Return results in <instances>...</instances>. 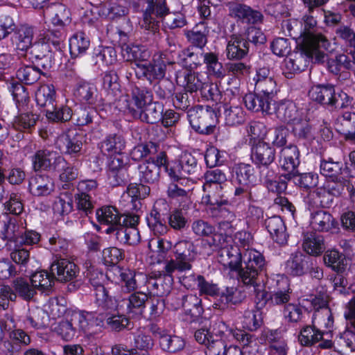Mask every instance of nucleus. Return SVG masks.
<instances>
[{"label": "nucleus", "mask_w": 355, "mask_h": 355, "mask_svg": "<svg viewBox=\"0 0 355 355\" xmlns=\"http://www.w3.org/2000/svg\"><path fill=\"white\" fill-rule=\"evenodd\" d=\"M331 46L329 40L324 35H309L304 40L302 50L290 53L282 62V73L287 78H292L295 74L305 70L310 58L318 62L323 61L325 51Z\"/></svg>", "instance_id": "nucleus-1"}, {"label": "nucleus", "mask_w": 355, "mask_h": 355, "mask_svg": "<svg viewBox=\"0 0 355 355\" xmlns=\"http://www.w3.org/2000/svg\"><path fill=\"white\" fill-rule=\"evenodd\" d=\"M119 310L125 313L128 318L140 319L147 318L146 308L148 311V318L154 320L159 318L164 312L165 303L159 297H148L144 292H135L127 296L116 297Z\"/></svg>", "instance_id": "nucleus-2"}, {"label": "nucleus", "mask_w": 355, "mask_h": 355, "mask_svg": "<svg viewBox=\"0 0 355 355\" xmlns=\"http://www.w3.org/2000/svg\"><path fill=\"white\" fill-rule=\"evenodd\" d=\"M62 35L60 31H46L38 42L31 46L30 59L40 65L43 69H51L55 62V58L62 55L63 46Z\"/></svg>", "instance_id": "nucleus-3"}, {"label": "nucleus", "mask_w": 355, "mask_h": 355, "mask_svg": "<svg viewBox=\"0 0 355 355\" xmlns=\"http://www.w3.org/2000/svg\"><path fill=\"white\" fill-rule=\"evenodd\" d=\"M97 319L89 313L81 311H69L65 318L60 321L55 327V331L64 340H72L77 331L85 334H93L96 331L93 329L97 325Z\"/></svg>", "instance_id": "nucleus-4"}, {"label": "nucleus", "mask_w": 355, "mask_h": 355, "mask_svg": "<svg viewBox=\"0 0 355 355\" xmlns=\"http://www.w3.org/2000/svg\"><path fill=\"white\" fill-rule=\"evenodd\" d=\"M266 264L264 257L256 250H247L243 254V261L237 270L239 282L246 286H258L259 277Z\"/></svg>", "instance_id": "nucleus-5"}, {"label": "nucleus", "mask_w": 355, "mask_h": 355, "mask_svg": "<svg viewBox=\"0 0 355 355\" xmlns=\"http://www.w3.org/2000/svg\"><path fill=\"white\" fill-rule=\"evenodd\" d=\"M175 259L166 261L164 268L168 272H184L192 268V262L197 257L196 248L191 241L181 240L177 242L173 249Z\"/></svg>", "instance_id": "nucleus-6"}, {"label": "nucleus", "mask_w": 355, "mask_h": 355, "mask_svg": "<svg viewBox=\"0 0 355 355\" xmlns=\"http://www.w3.org/2000/svg\"><path fill=\"white\" fill-rule=\"evenodd\" d=\"M187 116L191 127L196 132L205 135L213 133L218 121L216 111L208 105L189 108Z\"/></svg>", "instance_id": "nucleus-7"}, {"label": "nucleus", "mask_w": 355, "mask_h": 355, "mask_svg": "<svg viewBox=\"0 0 355 355\" xmlns=\"http://www.w3.org/2000/svg\"><path fill=\"white\" fill-rule=\"evenodd\" d=\"M199 171L196 158L189 152H183L178 159L171 162L166 167V173L170 178L178 182L187 175H195Z\"/></svg>", "instance_id": "nucleus-8"}, {"label": "nucleus", "mask_w": 355, "mask_h": 355, "mask_svg": "<svg viewBox=\"0 0 355 355\" xmlns=\"http://www.w3.org/2000/svg\"><path fill=\"white\" fill-rule=\"evenodd\" d=\"M84 267L87 270V277L94 287L96 304L105 310L112 308L114 303L112 297L108 290L100 282L103 277V274L101 272L96 271L94 266L89 261L84 263Z\"/></svg>", "instance_id": "nucleus-9"}, {"label": "nucleus", "mask_w": 355, "mask_h": 355, "mask_svg": "<svg viewBox=\"0 0 355 355\" xmlns=\"http://www.w3.org/2000/svg\"><path fill=\"white\" fill-rule=\"evenodd\" d=\"M166 0H147V6L144 10L141 27L146 30L156 32L159 22L168 14Z\"/></svg>", "instance_id": "nucleus-10"}, {"label": "nucleus", "mask_w": 355, "mask_h": 355, "mask_svg": "<svg viewBox=\"0 0 355 355\" xmlns=\"http://www.w3.org/2000/svg\"><path fill=\"white\" fill-rule=\"evenodd\" d=\"M169 205L164 199L157 200L146 217L148 225L156 235H164L168 228L166 219L168 215Z\"/></svg>", "instance_id": "nucleus-11"}, {"label": "nucleus", "mask_w": 355, "mask_h": 355, "mask_svg": "<svg viewBox=\"0 0 355 355\" xmlns=\"http://www.w3.org/2000/svg\"><path fill=\"white\" fill-rule=\"evenodd\" d=\"M166 71V63L161 55L154 58L150 62L139 64L137 68H135V75L139 79L146 80L150 83L162 80Z\"/></svg>", "instance_id": "nucleus-12"}, {"label": "nucleus", "mask_w": 355, "mask_h": 355, "mask_svg": "<svg viewBox=\"0 0 355 355\" xmlns=\"http://www.w3.org/2000/svg\"><path fill=\"white\" fill-rule=\"evenodd\" d=\"M163 272H154L146 278V284L149 293L156 297L168 295L172 288L173 272H168L164 268Z\"/></svg>", "instance_id": "nucleus-13"}, {"label": "nucleus", "mask_w": 355, "mask_h": 355, "mask_svg": "<svg viewBox=\"0 0 355 355\" xmlns=\"http://www.w3.org/2000/svg\"><path fill=\"white\" fill-rule=\"evenodd\" d=\"M44 13L52 25L57 27L55 30L49 28L46 31L61 32L64 41L65 39L64 27L71 21L69 10L64 4L55 3L49 6Z\"/></svg>", "instance_id": "nucleus-14"}, {"label": "nucleus", "mask_w": 355, "mask_h": 355, "mask_svg": "<svg viewBox=\"0 0 355 355\" xmlns=\"http://www.w3.org/2000/svg\"><path fill=\"white\" fill-rule=\"evenodd\" d=\"M300 155L298 148L295 145H289L281 150L279 162L281 168L288 172L284 175L286 179L291 180L297 173L300 164Z\"/></svg>", "instance_id": "nucleus-15"}, {"label": "nucleus", "mask_w": 355, "mask_h": 355, "mask_svg": "<svg viewBox=\"0 0 355 355\" xmlns=\"http://www.w3.org/2000/svg\"><path fill=\"white\" fill-rule=\"evenodd\" d=\"M50 270L55 279L61 282L73 280L79 272L78 267L73 262L62 257L55 258Z\"/></svg>", "instance_id": "nucleus-16"}, {"label": "nucleus", "mask_w": 355, "mask_h": 355, "mask_svg": "<svg viewBox=\"0 0 355 355\" xmlns=\"http://www.w3.org/2000/svg\"><path fill=\"white\" fill-rule=\"evenodd\" d=\"M33 168L35 171L40 170L48 171L52 166L55 168L56 164L63 165L65 159L52 150L48 149L38 150L31 158Z\"/></svg>", "instance_id": "nucleus-17"}, {"label": "nucleus", "mask_w": 355, "mask_h": 355, "mask_svg": "<svg viewBox=\"0 0 355 355\" xmlns=\"http://www.w3.org/2000/svg\"><path fill=\"white\" fill-rule=\"evenodd\" d=\"M55 145L62 153L76 156L83 147L82 136L76 131L69 130L58 137Z\"/></svg>", "instance_id": "nucleus-18"}, {"label": "nucleus", "mask_w": 355, "mask_h": 355, "mask_svg": "<svg viewBox=\"0 0 355 355\" xmlns=\"http://www.w3.org/2000/svg\"><path fill=\"white\" fill-rule=\"evenodd\" d=\"M273 113L282 122L292 125L300 120L304 112L290 101H281L272 104Z\"/></svg>", "instance_id": "nucleus-19"}, {"label": "nucleus", "mask_w": 355, "mask_h": 355, "mask_svg": "<svg viewBox=\"0 0 355 355\" xmlns=\"http://www.w3.org/2000/svg\"><path fill=\"white\" fill-rule=\"evenodd\" d=\"M248 52L249 45L243 35L233 34L230 36L225 51L228 60H242Z\"/></svg>", "instance_id": "nucleus-20"}, {"label": "nucleus", "mask_w": 355, "mask_h": 355, "mask_svg": "<svg viewBox=\"0 0 355 355\" xmlns=\"http://www.w3.org/2000/svg\"><path fill=\"white\" fill-rule=\"evenodd\" d=\"M243 254L241 249L236 245L227 246L218 251V261L233 271L241 266Z\"/></svg>", "instance_id": "nucleus-21"}, {"label": "nucleus", "mask_w": 355, "mask_h": 355, "mask_svg": "<svg viewBox=\"0 0 355 355\" xmlns=\"http://www.w3.org/2000/svg\"><path fill=\"white\" fill-rule=\"evenodd\" d=\"M272 101L269 97L254 93L246 94L243 97V103L248 110L252 112H262L266 114H273Z\"/></svg>", "instance_id": "nucleus-22"}, {"label": "nucleus", "mask_w": 355, "mask_h": 355, "mask_svg": "<svg viewBox=\"0 0 355 355\" xmlns=\"http://www.w3.org/2000/svg\"><path fill=\"white\" fill-rule=\"evenodd\" d=\"M275 149L269 144L259 141L251 149V159L254 164H271L275 159Z\"/></svg>", "instance_id": "nucleus-23"}, {"label": "nucleus", "mask_w": 355, "mask_h": 355, "mask_svg": "<svg viewBox=\"0 0 355 355\" xmlns=\"http://www.w3.org/2000/svg\"><path fill=\"white\" fill-rule=\"evenodd\" d=\"M130 110L132 112L134 118L153 124L159 121L162 118L164 106L158 102H150L146 105L144 110H136L130 109Z\"/></svg>", "instance_id": "nucleus-24"}, {"label": "nucleus", "mask_w": 355, "mask_h": 355, "mask_svg": "<svg viewBox=\"0 0 355 355\" xmlns=\"http://www.w3.org/2000/svg\"><path fill=\"white\" fill-rule=\"evenodd\" d=\"M33 29L27 26H21L17 28L11 37L12 44L16 50L19 52H25L24 55L27 56L28 50L33 46Z\"/></svg>", "instance_id": "nucleus-25"}, {"label": "nucleus", "mask_w": 355, "mask_h": 355, "mask_svg": "<svg viewBox=\"0 0 355 355\" xmlns=\"http://www.w3.org/2000/svg\"><path fill=\"white\" fill-rule=\"evenodd\" d=\"M119 277L121 282V293L114 295L112 299L114 303L112 309L115 306L119 309L116 297L119 295L127 296L132 293L137 292L138 285L136 279V274L130 270H119Z\"/></svg>", "instance_id": "nucleus-26"}, {"label": "nucleus", "mask_w": 355, "mask_h": 355, "mask_svg": "<svg viewBox=\"0 0 355 355\" xmlns=\"http://www.w3.org/2000/svg\"><path fill=\"white\" fill-rule=\"evenodd\" d=\"M310 224L315 231L328 232L334 228L337 223L330 213L320 209L311 214Z\"/></svg>", "instance_id": "nucleus-27"}, {"label": "nucleus", "mask_w": 355, "mask_h": 355, "mask_svg": "<svg viewBox=\"0 0 355 355\" xmlns=\"http://www.w3.org/2000/svg\"><path fill=\"white\" fill-rule=\"evenodd\" d=\"M235 182L243 187L257 184V175L254 168L244 163L236 164L232 169Z\"/></svg>", "instance_id": "nucleus-28"}, {"label": "nucleus", "mask_w": 355, "mask_h": 355, "mask_svg": "<svg viewBox=\"0 0 355 355\" xmlns=\"http://www.w3.org/2000/svg\"><path fill=\"white\" fill-rule=\"evenodd\" d=\"M335 92V88L331 85H318L310 89L309 96L312 101L331 107Z\"/></svg>", "instance_id": "nucleus-29"}, {"label": "nucleus", "mask_w": 355, "mask_h": 355, "mask_svg": "<svg viewBox=\"0 0 355 355\" xmlns=\"http://www.w3.org/2000/svg\"><path fill=\"white\" fill-rule=\"evenodd\" d=\"M7 87L12 96L16 107L19 112L27 110L30 101L28 92L26 88L19 82L12 80L7 83Z\"/></svg>", "instance_id": "nucleus-30"}, {"label": "nucleus", "mask_w": 355, "mask_h": 355, "mask_svg": "<svg viewBox=\"0 0 355 355\" xmlns=\"http://www.w3.org/2000/svg\"><path fill=\"white\" fill-rule=\"evenodd\" d=\"M218 193H208L202 196V202L207 205V209L210 211L211 214L214 217L223 216L227 211L223 207L228 203L227 199L224 198L222 191L217 190Z\"/></svg>", "instance_id": "nucleus-31"}, {"label": "nucleus", "mask_w": 355, "mask_h": 355, "mask_svg": "<svg viewBox=\"0 0 355 355\" xmlns=\"http://www.w3.org/2000/svg\"><path fill=\"white\" fill-rule=\"evenodd\" d=\"M29 189L35 196H47L53 191L54 184L49 176L37 174L31 178Z\"/></svg>", "instance_id": "nucleus-32"}, {"label": "nucleus", "mask_w": 355, "mask_h": 355, "mask_svg": "<svg viewBox=\"0 0 355 355\" xmlns=\"http://www.w3.org/2000/svg\"><path fill=\"white\" fill-rule=\"evenodd\" d=\"M266 227L272 239L279 244H284L287 241L288 234L286 226L281 217L274 216L265 220Z\"/></svg>", "instance_id": "nucleus-33"}, {"label": "nucleus", "mask_w": 355, "mask_h": 355, "mask_svg": "<svg viewBox=\"0 0 355 355\" xmlns=\"http://www.w3.org/2000/svg\"><path fill=\"white\" fill-rule=\"evenodd\" d=\"M98 146L103 154L112 155L121 154L125 148V141L121 135L110 134L101 141Z\"/></svg>", "instance_id": "nucleus-34"}, {"label": "nucleus", "mask_w": 355, "mask_h": 355, "mask_svg": "<svg viewBox=\"0 0 355 355\" xmlns=\"http://www.w3.org/2000/svg\"><path fill=\"white\" fill-rule=\"evenodd\" d=\"M74 96L82 103L95 106L98 98V92L93 84L81 82L76 85Z\"/></svg>", "instance_id": "nucleus-35"}, {"label": "nucleus", "mask_w": 355, "mask_h": 355, "mask_svg": "<svg viewBox=\"0 0 355 355\" xmlns=\"http://www.w3.org/2000/svg\"><path fill=\"white\" fill-rule=\"evenodd\" d=\"M139 179L141 183L154 184L160 175L159 167L154 160H146L138 165Z\"/></svg>", "instance_id": "nucleus-36"}, {"label": "nucleus", "mask_w": 355, "mask_h": 355, "mask_svg": "<svg viewBox=\"0 0 355 355\" xmlns=\"http://www.w3.org/2000/svg\"><path fill=\"white\" fill-rule=\"evenodd\" d=\"M312 323L321 329L325 336L331 337L334 320L330 309H322L315 311Z\"/></svg>", "instance_id": "nucleus-37"}, {"label": "nucleus", "mask_w": 355, "mask_h": 355, "mask_svg": "<svg viewBox=\"0 0 355 355\" xmlns=\"http://www.w3.org/2000/svg\"><path fill=\"white\" fill-rule=\"evenodd\" d=\"M139 223V216L136 214H128L123 216L122 225H126L124 244L136 245L140 241V234L137 225Z\"/></svg>", "instance_id": "nucleus-38"}, {"label": "nucleus", "mask_w": 355, "mask_h": 355, "mask_svg": "<svg viewBox=\"0 0 355 355\" xmlns=\"http://www.w3.org/2000/svg\"><path fill=\"white\" fill-rule=\"evenodd\" d=\"M123 55L125 57L127 55V60L133 62L135 66V68H137V64H145L150 57L149 51L144 46L126 45L122 47Z\"/></svg>", "instance_id": "nucleus-39"}, {"label": "nucleus", "mask_w": 355, "mask_h": 355, "mask_svg": "<svg viewBox=\"0 0 355 355\" xmlns=\"http://www.w3.org/2000/svg\"><path fill=\"white\" fill-rule=\"evenodd\" d=\"M302 247L307 254L313 256L320 255L325 250L323 237L313 232L304 234Z\"/></svg>", "instance_id": "nucleus-40"}, {"label": "nucleus", "mask_w": 355, "mask_h": 355, "mask_svg": "<svg viewBox=\"0 0 355 355\" xmlns=\"http://www.w3.org/2000/svg\"><path fill=\"white\" fill-rule=\"evenodd\" d=\"M128 215V214H125ZM119 211L112 206H105L96 211V217L101 224L110 225V227H114L116 225L122 223L123 216Z\"/></svg>", "instance_id": "nucleus-41"}, {"label": "nucleus", "mask_w": 355, "mask_h": 355, "mask_svg": "<svg viewBox=\"0 0 355 355\" xmlns=\"http://www.w3.org/2000/svg\"><path fill=\"white\" fill-rule=\"evenodd\" d=\"M310 257L301 252L293 253L286 261V270L293 276H300L304 273L305 266L307 265Z\"/></svg>", "instance_id": "nucleus-42"}, {"label": "nucleus", "mask_w": 355, "mask_h": 355, "mask_svg": "<svg viewBox=\"0 0 355 355\" xmlns=\"http://www.w3.org/2000/svg\"><path fill=\"white\" fill-rule=\"evenodd\" d=\"M55 94V87L53 85H42L35 92V101L40 107L47 109L53 108Z\"/></svg>", "instance_id": "nucleus-43"}, {"label": "nucleus", "mask_w": 355, "mask_h": 355, "mask_svg": "<svg viewBox=\"0 0 355 355\" xmlns=\"http://www.w3.org/2000/svg\"><path fill=\"white\" fill-rule=\"evenodd\" d=\"M203 61L208 73L216 78H223L226 75V70L219 61L217 54L213 52L202 54Z\"/></svg>", "instance_id": "nucleus-44"}, {"label": "nucleus", "mask_w": 355, "mask_h": 355, "mask_svg": "<svg viewBox=\"0 0 355 355\" xmlns=\"http://www.w3.org/2000/svg\"><path fill=\"white\" fill-rule=\"evenodd\" d=\"M323 260L327 266L338 273L345 272L347 266L345 256L336 250L327 251Z\"/></svg>", "instance_id": "nucleus-45"}, {"label": "nucleus", "mask_w": 355, "mask_h": 355, "mask_svg": "<svg viewBox=\"0 0 355 355\" xmlns=\"http://www.w3.org/2000/svg\"><path fill=\"white\" fill-rule=\"evenodd\" d=\"M93 59L98 67L111 65L116 60V53L112 46H98L94 51Z\"/></svg>", "instance_id": "nucleus-46"}, {"label": "nucleus", "mask_w": 355, "mask_h": 355, "mask_svg": "<svg viewBox=\"0 0 355 355\" xmlns=\"http://www.w3.org/2000/svg\"><path fill=\"white\" fill-rule=\"evenodd\" d=\"M324 336V332L313 324L301 329L299 341L304 346H311L320 342Z\"/></svg>", "instance_id": "nucleus-47"}, {"label": "nucleus", "mask_w": 355, "mask_h": 355, "mask_svg": "<svg viewBox=\"0 0 355 355\" xmlns=\"http://www.w3.org/2000/svg\"><path fill=\"white\" fill-rule=\"evenodd\" d=\"M89 46L90 41L83 32L76 33L69 40V51L73 57L85 54Z\"/></svg>", "instance_id": "nucleus-48"}, {"label": "nucleus", "mask_w": 355, "mask_h": 355, "mask_svg": "<svg viewBox=\"0 0 355 355\" xmlns=\"http://www.w3.org/2000/svg\"><path fill=\"white\" fill-rule=\"evenodd\" d=\"M225 124L230 126L237 125L245 121V112L239 105H223Z\"/></svg>", "instance_id": "nucleus-49"}, {"label": "nucleus", "mask_w": 355, "mask_h": 355, "mask_svg": "<svg viewBox=\"0 0 355 355\" xmlns=\"http://www.w3.org/2000/svg\"><path fill=\"white\" fill-rule=\"evenodd\" d=\"M233 337L243 346V355H258L253 336L241 329L232 331Z\"/></svg>", "instance_id": "nucleus-50"}, {"label": "nucleus", "mask_w": 355, "mask_h": 355, "mask_svg": "<svg viewBox=\"0 0 355 355\" xmlns=\"http://www.w3.org/2000/svg\"><path fill=\"white\" fill-rule=\"evenodd\" d=\"M209 31L203 24L197 25L191 31L186 33V36L191 44L202 49L207 43Z\"/></svg>", "instance_id": "nucleus-51"}, {"label": "nucleus", "mask_w": 355, "mask_h": 355, "mask_svg": "<svg viewBox=\"0 0 355 355\" xmlns=\"http://www.w3.org/2000/svg\"><path fill=\"white\" fill-rule=\"evenodd\" d=\"M183 309L187 315L193 318H199L203 313L202 300L196 295H186Z\"/></svg>", "instance_id": "nucleus-52"}, {"label": "nucleus", "mask_w": 355, "mask_h": 355, "mask_svg": "<svg viewBox=\"0 0 355 355\" xmlns=\"http://www.w3.org/2000/svg\"><path fill=\"white\" fill-rule=\"evenodd\" d=\"M21 230L17 225L15 218H9L4 220L0 227V234L5 241L17 242L20 236Z\"/></svg>", "instance_id": "nucleus-53"}, {"label": "nucleus", "mask_w": 355, "mask_h": 355, "mask_svg": "<svg viewBox=\"0 0 355 355\" xmlns=\"http://www.w3.org/2000/svg\"><path fill=\"white\" fill-rule=\"evenodd\" d=\"M343 167L342 162H334L331 158L322 160L320 166L321 174L331 180H337L341 176Z\"/></svg>", "instance_id": "nucleus-54"}, {"label": "nucleus", "mask_w": 355, "mask_h": 355, "mask_svg": "<svg viewBox=\"0 0 355 355\" xmlns=\"http://www.w3.org/2000/svg\"><path fill=\"white\" fill-rule=\"evenodd\" d=\"M55 214L65 215L69 214L73 209V199L71 193L65 191L60 193L54 201L53 206Z\"/></svg>", "instance_id": "nucleus-55"}, {"label": "nucleus", "mask_w": 355, "mask_h": 355, "mask_svg": "<svg viewBox=\"0 0 355 355\" xmlns=\"http://www.w3.org/2000/svg\"><path fill=\"white\" fill-rule=\"evenodd\" d=\"M263 323L261 313L259 310H248L243 315V327L253 331L259 329Z\"/></svg>", "instance_id": "nucleus-56"}, {"label": "nucleus", "mask_w": 355, "mask_h": 355, "mask_svg": "<svg viewBox=\"0 0 355 355\" xmlns=\"http://www.w3.org/2000/svg\"><path fill=\"white\" fill-rule=\"evenodd\" d=\"M292 131L299 139H310L313 137V128L304 114L300 120L292 124Z\"/></svg>", "instance_id": "nucleus-57"}, {"label": "nucleus", "mask_w": 355, "mask_h": 355, "mask_svg": "<svg viewBox=\"0 0 355 355\" xmlns=\"http://www.w3.org/2000/svg\"><path fill=\"white\" fill-rule=\"evenodd\" d=\"M40 76V70L37 67L31 65L22 67L17 71V77L19 80L27 85H31L37 82Z\"/></svg>", "instance_id": "nucleus-58"}, {"label": "nucleus", "mask_w": 355, "mask_h": 355, "mask_svg": "<svg viewBox=\"0 0 355 355\" xmlns=\"http://www.w3.org/2000/svg\"><path fill=\"white\" fill-rule=\"evenodd\" d=\"M159 345L164 351L175 353L184 349L185 341L180 336L167 334L159 341Z\"/></svg>", "instance_id": "nucleus-59"}, {"label": "nucleus", "mask_w": 355, "mask_h": 355, "mask_svg": "<svg viewBox=\"0 0 355 355\" xmlns=\"http://www.w3.org/2000/svg\"><path fill=\"white\" fill-rule=\"evenodd\" d=\"M46 109V117L55 122H65L68 121L73 117V111L71 107L68 106H61L60 107Z\"/></svg>", "instance_id": "nucleus-60"}, {"label": "nucleus", "mask_w": 355, "mask_h": 355, "mask_svg": "<svg viewBox=\"0 0 355 355\" xmlns=\"http://www.w3.org/2000/svg\"><path fill=\"white\" fill-rule=\"evenodd\" d=\"M38 116L31 112L21 113L15 117L12 125L16 130H30L35 125Z\"/></svg>", "instance_id": "nucleus-61"}, {"label": "nucleus", "mask_w": 355, "mask_h": 355, "mask_svg": "<svg viewBox=\"0 0 355 355\" xmlns=\"http://www.w3.org/2000/svg\"><path fill=\"white\" fill-rule=\"evenodd\" d=\"M202 76L198 73L186 71L184 72V89L190 93L200 91L205 82L201 78Z\"/></svg>", "instance_id": "nucleus-62"}, {"label": "nucleus", "mask_w": 355, "mask_h": 355, "mask_svg": "<svg viewBox=\"0 0 355 355\" xmlns=\"http://www.w3.org/2000/svg\"><path fill=\"white\" fill-rule=\"evenodd\" d=\"M13 286L16 293L25 300H31L36 294V291L33 284H30L24 279H17L13 282Z\"/></svg>", "instance_id": "nucleus-63"}, {"label": "nucleus", "mask_w": 355, "mask_h": 355, "mask_svg": "<svg viewBox=\"0 0 355 355\" xmlns=\"http://www.w3.org/2000/svg\"><path fill=\"white\" fill-rule=\"evenodd\" d=\"M96 115V111L93 108L80 107L73 112V119L78 125H86L92 122Z\"/></svg>", "instance_id": "nucleus-64"}]
</instances>
